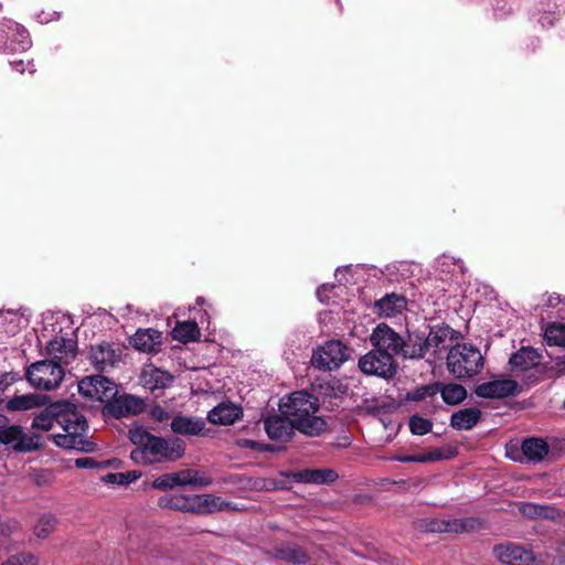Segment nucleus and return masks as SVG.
I'll return each instance as SVG.
<instances>
[{
    "instance_id": "nucleus-1",
    "label": "nucleus",
    "mask_w": 565,
    "mask_h": 565,
    "mask_svg": "<svg viewBox=\"0 0 565 565\" xmlns=\"http://www.w3.org/2000/svg\"><path fill=\"white\" fill-rule=\"evenodd\" d=\"M128 436L135 446L130 451V459L136 465L150 466L174 462L185 454V443L179 437L156 436L143 427L129 429Z\"/></svg>"
},
{
    "instance_id": "nucleus-2",
    "label": "nucleus",
    "mask_w": 565,
    "mask_h": 565,
    "mask_svg": "<svg viewBox=\"0 0 565 565\" xmlns=\"http://www.w3.org/2000/svg\"><path fill=\"white\" fill-rule=\"evenodd\" d=\"M279 409L306 436L317 437L327 430V422L317 415L318 398L305 391L290 394L286 402L279 404Z\"/></svg>"
},
{
    "instance_id": "nucleus-3",
    "label": "nucleus",
    "mask_w": 565,
    "mask_h": 565,
    "mask_svg": "<svg viewBox=\"0 0 565 565\" xmlns=\"http://www.w3.org/2000/svg\"><path fill=\"white\" fill-rule=\"evenodd\" d=\"M68 406L60 419L64 433L53 436L55 445L65 449L93 452L96 449V444L88 439V425L85 416L77 412L74 404L68 402Z\"/></svg>"
},
{
    "instance_id": "nucleus-4",
    "label": "nucleus",
    "mask_w": 565,
    "mask_h": 565,
    "mask_svg": "<svg viewBox=\"0 0 565 565\" xmlns=\"http://www.w3.org/2000/svg\"><path fill=\"white\" fill-rule=\"evenodd\" d=\"M446 364L454 377L465 380L473 377L482 371L484 359L478 348L467 343H457L449 350Z\"/></svg>"
},
{
    "instance_id": "nucleus-5",
    "label": "nucleus",
    "mask_w": 565,
    "mask_h": 565,
    "mask_svg": "<svg viewBox=\"0 0 565 565\" xmlns=\"http://www.w3.org/2000/svg\"><path fill=\"white\" fill-rule=\"evenodd\" d=\"M0 443L17 454L34 452L43 449L46 444L42 434L25 430L21 425H7V422L0 426Z\"/></svg>"
},
{
    "instance_id": "nucleus-6",
    "label": "nucleus",
    "mask_w": 565,
    "mask_h": 565,
    "mask_svg": "<svg viewBox=\"0 0 565 565\" xmlns=\"http://www.w3.org/2000/svg\"><path fill=\"white\" fill-rule=\"evenodd\" d=\"M25 376L33 387L51 391L60 386L65 371L64 366L54 360H41L26 369Z\"/></svg>"
},
{
    "instance_id": "nucleus-7",
    "label": "nucleus",
    "mask_w": 565,
    "mask_h": 565,
    "mask_svg": "<svg viewBox=\"0 0 565 565\" xmlns=\"http://www.w3.org/2000/svg\"><path fill=\"white\" fill-rule=\"evenodd\" d=\"M358 367L365 375L391 380L397 374L398 364L392 358V353H384L373 348L360 356Z\"/></svg>"
},
{
    "instance_id": "nucleus-8",
    "label": "nucleus",
    "mask_w": 565,
    "mask_h": 565,
    "mask_svg": "<svg viewBox=\"0 0 565 565\" xmlns=\"http://www.w3.org/2000/svg\"><path fill=\"white\" fill-rule=\"evenodd\" d=\"M349 358L350 349L343 342L330 340L313 352L311 363L317 369L332 371L340 367Z\"/></svg>"
},
{
    "instance_id": "nucleus-9",
    "label": "nucleus",
    "mask_w": 565,
    "mask_h": 565,
    "mask_svg": "<svg viewBox=\"0 0 565 565\" xmlns=\"http://www.w3.org/2000/svg\"><path fill=\"white\" fill-rule=\"evenodd\" d=\"M78 392L86 397L103 403H109L117 395V385L103 375H92L78 382Z\"/></svg>"
},
{
    "instance_id": "nucleus-10",
    "label": "nucleus",
    "mask_w": 565,
    "mask_h": 565,
    "mask_svg": "<svg viewBox=\"0 0 565 565\" xmlns=\"http://www.w3.org/2000/svg\"><path fill=\"white\" fill-rule=\"evenodd\" d=\"M370 343L384 353H392V358L401 356L403 337L388 324L380 323L373 329Z\"/></svg>"
},
{
    "instance_id": "nucleus-11",
    "label": "nucleus",
    "mask_w": 565,
    "mask_h": 565,
    "mask_svg": "<svg viewBox=\"0 0 565 565\" xmlns=\"http://www.w3.org/2000/svg\"><path fill=\"white\" fill-rule=\"evenodd\" d=\"M146 408V403L142 398L130 394H124L104 406V414L110 415L114 418H122L127 416H136L141 414Z\"/></svg>"
},
{
    "instance_id": "nucleus-12",
    "label": "nucleus",
    "mask_w": 565,
    "mask_h": 565,
    "mask_svg": "<svg viewBox=\"0 0 565 565\" xmlns=\"http://www.w3.org/2000/svg\"><path fill=\"white\" fill-rule=\"evenodd\" d=\"M492 552L499 562L508 565H534L536 561L531 551L511 542L494 545Z\"/></svg>"
},
{
    "instance_id": "nucleus-13",
    "label": "nucleus",
    "mask_w": 565,
    "mask_h": 565,
    "mask_svg": "<svg viewBox=\"0 0 565 565\" xmlns=\"http://www.w3.org/2000/svg\"><path fill=\"white\" fill-rule=\"evenodd\" d=\"M121 349L115 343L102 342L90 348V362L97 371L105 372L114 367L121 358Z\"/></svg>"
},
{
    "instance_id": "nucleus-14",
    "label": "nucleus",
    "mask_w": 565,
    "mask_h": 565,
    "mask_svg": "<svg viewBox=\"0 0 565 565\" xmlns=\"http://www.w3.org/2000/svg\"><path fill=\"white\" fill-rule=\"evenodd\" d=\"M519 383L512 379L499 377L476 386L475 394L482 398H504L518 393Z\"/></svg>"
},
{
    "instance_id": "nucleus-15",
    "label": "nucleus",
    "mask_w": 565,
    "mask_h": 565,
    "mask_svg": "<svg viewBox=\"0 0 565 565\" xmlns=\"http://www.w3.org/2000/svg\"><path fill=\"white\" fill-rule=\"evenodd\" d=\"M460 332L454 330L447 324H437L430 327L429 333L425 335L427 352L429 349L434 350V356L447 348L448 342L457 341L460 338Z\"/></svg>"
},
{
    "instance_id": "nucleus-16",
    "label": "nucleus",
    "mask_w": 565,
    "mask_h": 565,
    "mask_svg": "<svg viewBox=\"0 0 565 565\" xmlns=\"http://www.w3.org/2000/svg\"><path fill=\"white\" fill-rule=\"evenodd\" d=\"M70 407L68 402H56L51 404L45 409H42L38 414H35L32 424L31 429L34 430H42V431H50L54 423L60 424V419L63 416V413L65 412V408Z\"/></svg>"
},
{
    "instance_id": "nucleus-17",
    "label": "nucleus",
    "mask_w": 565,
    "mask_h": 565,
    "mask_svg": "<svg viewBox=\"0 0 565 565\" xmlns=\"http://www.w3.org/2000/svg\"><path fill=\"white\" fill-rule=\"evenodd\" d=\"M264 428L271 440L288 441L295 435L296 427L285 415H273L264 420Z\"/></svg>"
},
{
    "instance_id": "nucleus-18",
    "label": "nucleus",
    "mask_w": 565,
    "mask_h": 565,
    "mask_svg": "<svg viewBox=\"0 0 565 565\" xmlns=\"http://www.w3.org/2000/svg\"><path fill=\"white\" fill-rule=\"evenodd\" d=\"M49 360H54L61 365L68 364L76 354V343L72 339L54 338L46 345Z\"/></svg>"
},
{
    "instance_id": "nucleus-19",
    "label": "nucleus",
    "mask_w": 565,
    "mask_h": 565,
    "mask_svg": "<svg viewBox=\"0 0 565 565\" xmlns=\"http://www.w3.org/2000/svg\"><path fill=\"white\" fill-rule=\"evenodd\" d=\"M171 430L174 434L183 436H203L205 435L206 423L204 418L177 415L172 418L170 424Z\"/></svg>"
},
{
    "instance_id": "nucleus-20",
    "label": "nucleus",
    "mask_w": 565,
    "mask_h": 565,
    "mask_svg": "<svg viewBox=\"0 0 565 565\" xmlns=\"http://www.w3.org/2000/svg\"><path fill=\"white\" fill-rule=\"evenodd\" d=\"M270 554L277 559L296 565H306L311 562V556L306 550L289 542L276 545L271 550Z\"/></svg>"
},
{
    "instance_id": "nucleus-21",
    "label": "nucleus",
    "mask_w": 565,
    "mask_h": 565,
    "mask_svg": "<svg viewBox=\"0 0 565 565\" xmlns=\"http://www.w3.org/2000/svg\"><path fill=\"white\" fill-rule=\"evenodd\" d=\"M243 416L241 406L232 402H223L213 407L207 414V420L216 425H232Z\"/></svg>"
},
{
    "instance_id": "nucleus-22",
    "label": "nucleus",
    "mask_w": 565,
    "mask_h": 565,
    "mask_svg": "<svg viewBox=\"0 0 565 565\" xmlns=\"http://www.w3.org/2000/svg\"><path fill=\"white\" fill-rule=\"evenodd\" d=\"M427 353L425 334L419 332H409L403 338L401 358L404 360H420Z\"/></svg>"
},
{
    "instance_id": "nucleus-23",
    "label": "nucleus",
    "mask_w": 565,
    "mask_h": 565,
    "mask_svg": "<svg viewBox=\"0 0 565 565\" xmlns=\"http://www.w3.org/2000/svg\"><path fill=\"white\" fill-rule=\"evenodd\" d=\"M407 299L399 294H386L374 303L375 310L381 317H395L406 308Z\"/></svg>"
},
{
    "instance_id": "nucleus-24",
    "label": "nucleus",
    "mask_w": 565,
    "mask_h": 565,
    "mask_svg": "<svg viewBox=\"0 0 565 565\" xmlns=\"http://www.w3.org/2000/svg\"><path fill=\"white\" fill-rule=\"evenodd\" d=\"M162 333L156 329H139L131 338V344L142 352H157L161 345Z\"/></svg>"
},
{
    "instance_id": "nucleus-25",
    "label": "nucleus",
    "mask_w": 565,
    "mask_h": 565,
    "mask_svg": "<svg viewBox=\"0 0 565 565\" xmlns=\"http://www.w3.org/2000/svg\"><path fill=\"white\" fill-rule=\"evenodd\" d=\"M541 354L532 348H522L513 353L509 360L512 369L527 371L541 363Z\"/></svg>"
},
{
    "instance_id": "nucleus-26",
    "label": "nucleus",
    "mask_w": 565,
    "mask_h": 565,
    "mask_svg": "<svg viewBox=\"0 0 565 565\" xmlns=\"http://www.w3.org/2000/svg\"><path fill=\"white\" fill-rule=\"evenodd\" d=\"M523 455L531 462L547 461L548 443L542 438H526L521 446Z\"/></svg>"
},
{
    "instance_id": "nucleus-27",
    "label": "nucleus",
    "mask_w": 565,
    "mask_h": 565,
    "mask_svg": "<svg viewBox=\"0 0 565 565\" xmlns=\"http://www.w3.org/2000/svg\"><path fill=\"white\" fill-rule=\"evenodd\" d=\"M480 418L481 411L479 408H463L451 415L450 426L457 430H469L478 424Z\"/></svg>"
},
{
    "instance_id": "nucleus-28",
    "label": "nucleus",
    "mask_w": 565,
    "mask_h": 565,
    "mask_svg": "<svg viewBox=\"0 0 565 565\" xmlns=\"http://www.w3.org/2000/svg\"><path fill=\"white\" fill-rule=\"evenodd\" d=\"M194 500V494H166L159 498L158 505L161 509H171L175 511L193 513V510H195L193 507Z\"/></svg>"
},
{
    "instance_id": "nucleus-29",
    "label": "nucleus",
    "mask_w": 565,
    "mask_h": 565,
    "mask_svg": "<svg viewBox=\"0 0 565 565\" xmlns=\"http://www.w3.org/2000/svg\"><path fill=\"white\" fill-rule=\"evenodd\" d=\"M45 402V397H42L35 393H29L24 395H14L11 397L6 407L12 412H23L42 406Z\"/></svg>"
},
{
    "instance_id": "nucleus-30",
    "label": "nucleus",
    "mask_w": 565,
    "mask_h": 565,
    "mask_svg": "<svg viewBox=\"0 0 565 565\" xmlns=\"http://www.w3.org/2000/svg\"><path fill=\"white\" fill-rule=\"evenodd\" d=\"M193 513L207 514L224 510L228 503L224 502L220 497L213 494H194Z\"/></svg>"
},
{
    "instance_id": "nucleus-31",
    "label": "nucleus",
    "mask_w": 565,
    "mask_h": 565,
    "mask_svg": "<svg viewBox=\"0 0 565 565\" xmlns=\"http://www.w3.org/2000/svg\"><path fill=\"white\" fill-rule=\"evenodd\" d=\"M145 386L151 391L169 386L173 382V377L166 371L160 369H150L142 374Z\"/></svg>"
},
{
    "instance_id": "nucleus-32",
    "label": "nucleus",
    "mask_w": 565,
    "mask_h": 565,
    "mask_svg": "<svg viewBox=\"0 0 565 565\" xmlns=\"http://www.w3.org/2000/svg\"><path fill=\"white\" fill-rule=\"evenodd\" d=\"M338 473L333 469H306L300 472V480L307 483L324 484L334 482Z\"/></svg>"
},
{
    "instance_id": "nucleus-33",
    "label": "nucleus",
    "mask_w": 565,
    "mask_h": 565,
    "mask_svg": "<svg viewBox=\"0 0 565 565\" xmlns=\"http://www.w3.org/2000/svg\"><path fill=\"white\" fill-rule=\"evenodd\" d=\"M439 388L443 401L448 405H457L467 397L466 388L457 383L444 384L439 382Z\"/></svg>"
},
{
    "instance_id": "nucleus-34",
    "label": "nucleus",
    "mask_w": 565,
    "mask_h": 565,
    "mask_svg": "<svg viewBox=\"0 0 565 565\" xmlns=\"http://www.w3.org/2000/svg\"><path fill=\"white\" fill-rule=\"evenodd\" d=\"M173 338L183 343L194 341L200 334L198 323L194 321L177 322L172 330Z\"/></svg>"
},
{
    "instance_id": "nucleus-35",
    "label": "nucleus",
    "mask_w": 565,
    "mask_h": 565,
    "mask_svg": "<svg viewBox=\"0 0 565 565\" xmlns=\"http://www.w3.org/2000/svg\"><path fill=\"white\" fill-rule=\"evenodd\" d=\"M439 382H433L426 385L416 386L408 391L405 395V399L408 402H420L427 398H434L439 394Z\"/></svg>"
},
{
    "instance_id": "nucleus-36",
    "label": "nucleus",
    "mask_w": 565,
    "mask_h": 565,
    "mask_svg": "<svg viewBox=\"0 0 565 565\" xmlns=\"http://www.w3.org/2000/svg\"><path fill=\"white\" fill-rule=\"evenodd\" d=\"M142 473L138 470L127 472H110L102 477V481L107 484L128 486L137 481Z\"/></svg>"
},
{
    "instance_id": "nucleus-37",
    "label": "nucleus",
    "mask_w": 565,
    "mask_h": 565,
    "mask_svg": "<svg viewBox=\"0 0 565 565\" xmlns=\"http://www.w3.org/2000/svg\"><path fill=\"white\" fill-rule=\"evenodd\" d=\"M450 533H468L483 527L480 519L471 516L450 520Z\"/></svg>"
},
{
    "instance_id": "nucleus-38",
    "label": "nucleus",
    "mask_w": 565,
    "mask_h": 565,
    "mask_svg": "<svg viewBox=\"0 0 565 565\" xmlns=\"http://www.w3.org/2000/svg\"><path fill=\"white\" fill-rule=\"evenodd\" d=\"M56 524V518L51 513H45L34 525V534L40 539H46L55 530Z\"/></svg>"
},
{
    "instance_id": "nucleus-39",
    "label": "nucleus",
    "mask_w": 565,
    "mask_h": 565,
    "mask_svg": "<svg viewBox=\"0 0 565 565\" xmlns=\"http://www.w3.org/2000/svg\"><path fill=\"white\" fill-rule=\"evenodd\" d=\"M408 426L413 435L423 436L431 430L433 423L427 418L420 417L418 415H413L409 418Z\"/></svg>"
},
{
    "instance_id": "nucleus-40",
    "label": "nucleus",
    "mask_w": 565,
    "mask_h": 565,
    "mask_svg": "<svg viewBox=\"0 0 565 565\" xmlns=\"http://www.w3.org/2000/svg\"><path fill=\"white\" fill-rule=\"evenodd\" d=\"M545 338L548 343H554L556 345L565 344V326H550L545 330Z\"/></svg>"
},
{
    "instance_id": "nucleus-41",
    "label": "nucleus",
    "mask_w": 565,
    "mask_h": 565,
    "mask_svg": "<svg viewBox=\"0 0 565 565\" xmlns=\"http://www.w3.org/2000/svg\"><path fill=\"white\" fill-rule=\"evenodd\" d=\"M450 520L429 519L424 521V529L431 533H450Z\"/></svg>"
},
{
    "instance_id": "nucleus-42",
    "label": "nucleus",
    "mask_w": 565,
    "mask_h": 565,
    "mask_svg": "<svg viewBox=\"0 0 565 565\" xmlns=\"http://www.w3.org/2000/svg\"><path fill=\"white\" fill-rule=\"evenodd\" d=\"M178 487L174 472L159 476L152 481V488L161 491Z\"/></svg>"
},
{
    "instance_id": "nucleus-43",
    "label": "nucleus",
    "mask_w": 565,
    "mask_h": 565,
    "mask_svg": "<svg viewBox=\"0 0 565 565\" xmlns=\"http://www.w3.org/2000/svg\"><path fill=\"white\" fill-rule=\"evenodd\" d=\"M0 565H38L36 558L31 554L19 553L10 556Z\"/></svg>"
},
{
    "instance_id": "nucleus-44",
    "label": "nucleus",
    "mask_w": 565,
    "mask_h": 565,
    "mask_svg": "<svg viewBox=\"0 0 565 565\" xmlns=\"http://www.w3.org/2000/svg\"><path fill=\"white\" fill-rule=\"evenodd\" d=\"M540 518L552 521H563L565 520V511L553 505H541Z\"/></svg>"
},
{
    "instance_id": "nucleus-45",
    "label": "nucleus",
    "mask_w": 565,
    "mask_h": 565,
    "mask_svg": "<svg viewBox=\"0 0 565 565\" xmlns=\"http://www.w3.org/2000/svg\"><path fill=\"white\" fill-rule=\"evenodd\" d=\"M110 463V460L96 461L89 457L77 458L75 460V467L79 469L107 468Z\"/></svg>"
},
{
    "instance_id": "nucleus-46",
    "label": "nucleus",
    "mask_w": 565,
    "mask_h": 565,
    "mask_svg": "<svg viewBox=\"0 0 565 565\" xmlns=\"http://www.w3.org/2000/svg\"><path fill=\"white\" fill-rule=\"evenodd\" d=\"M565 454V441L553 440L548 444L547 462L557 461Z\"/></svg>"
},
{
    "instance_id": "nucleus-47",
    "label": "nucleus",
    "mask_w": 565,
    "mask_h": 565,
    "mask_svg": "<svg viewBox=\"0 0 565 565\" xmlns=\"http://www.w3.org/2000/svg\"><path fill=\"white\" fill-rule=\"evenodd\" d=\"M456 455V451L450 449L447 452L441 451L440 449H434L425 455H420L422 462H430L438 461L443 459H450Z\"/></svg>"
},
{
    "instance_id": "nucleus-48",
    "label": "nucleus",
    "mask_w": 565,
    "mask_h": 565,
    "mask_svg": "<svg viewBox=\"0 0 565 565\" xmlns=\"http://www.w3.org/2000/svg\"><path fill=\"white\" fill-rule=\"evenodd\" d=\"M213 480L205 472L200 470L192 469L191 473V487L193 488H204L212 484Z\"/></svg>"
},
{
    "instance_id": "nucleus-49",
    "label": "nucleus",
    "mask_w": 565,
    "mask_h": 565,
    "mask_svg": "<svg viewBox=\"0 0 565 565\" xmlns=\"http://www.w3.org/2000/svg\"><path fill=\"white\" fill-rule=\"evenodd\" d=\"M541 505L542 504H537V503H533V502H523L520 504L519 511L524 516H527L530 519H536V518H540Z\"/></svg>"
},
{
    "instance_id": "nucleus-50",
    "label": "nucleus",
    "mask_w": 565,
    "mask_h": 565,
    "mask_svg": "<svg viewBox=\"0 0 565 565\" xmlns=\"http://www.w3.org/2000/svg\"><path fill=\"white\" fill-rule=\"evenodd\" d=\"M192 469H183L174 472L178 487L191 486Z\"/></svg>"
},
{
    "instance_id": "nucleus-51",
    "label": "nucleus",
    "mask_w": 565,
    "mask_h": 565,
    "mask_svg": "<svg viewBox=\"0 0 565 565\" xmlns=\"http://www.w3.org/2000/svg\"><path fill=\"white\" fill-rule=\"evenodd\" d=\"M150 416L159 423H162L169 418V413L161 406H153L150 411Z\"/></svg>"
},
{
    "instance_id": "nucleus-52",
    "label": "nucleus",
    "mask_w": 565,
    "mask_h": 565,
    "mask_svg": "<svg viewBox=\"0 0 565 565\" xmlns=\"http://www.w3.org/2000/svg\"><path fill=\"white\" fill-rule=\"evenodd\" d=\"M553 563L554 565H565V540L557 545Z\"/></svg>"
},
{
    "instance_id": "nucleus-53",
    "label": "nucleus",
    "mask_w": 565,
    "mask_h": 565,
    "mask_svg": "<svg viewBox=\"0 0 565 565\" xmlns=\"http://www.w3.org/2000/svg\"><path fill=\"white\" fill-rule=\"evenodd\" d=\"M18 380V375L14 373H2L0 374V390H6L9 385Z\"/></svg>"
},
{
    "instance_id": "nucleus-54",
    "label": "nucleus",
    "mask_w": 565,
    "mask_h": 565,
    "mask_svg": "<svg viewBox=\"0 0 565 565\" xmlns=\"http://www.w3.org/2000/svg\"><path fill=\"white\" fill-rule=\"evenodd\" d=\"M241 445L244 446V447L254 449V450H271V446H269V445H262V444H259V443H257L255 440H250V439L243 440Z\"/></svg>"
},
{
    "instance_id": "nucleus-55",
    "label": "nucleus",
    "mask_w": 565,
    "mask_h": 565,
    "mask_svg": "<svg viewBox=\"0 0 565 565\" xmlns=\"http://www.w3.org/2000/svg\"><path fill=\"white\" fill-rule=\"evenodd\" d=\"M396 461L399 462H422L420 455L418 456H397L395 457Z\"/></svg>"
},
{
    "instance_id": "nucleus-56",
    "label": "nucleus",
    "mask_w": 565,
    "mask_h": 565,
    "mask_svg": "<svg viewBox=\"0 0 565 565\" xmlns=\"http://www.w3.org/2000/svg\"><path fill=\"white\" fill-rule=\"evenodd\" d=\"M20 35H21L20 49L21 50H26L30 46V44H31V42L29 40V35H28L25 30H22Z\"/></svg>"
},
{
    "instance_id": "nucleus-57",
    "label": "nucleus",
    "mask_w": 565,
    "mask_h": 565,
    "mask_svg": "<svg viewBox=\"0 0 565 565\" xmlns=\"http://www.w3.org/2000/svg\"><path fill=\"white\" fill-rule=\"evenodd\" d=\"M13 70L17 72L23 73L24 72V62L23 60H14L10 62Z\"/></svg>"
},
{
    "instance_id": "nucleus-58",
    "label": "nucleus",
    "mask_w": 565,
    "mask_h": 565,
    "mask_svg": "<svg viewBox=\"0 0 565 565\" xmlns=\"http://www.w3.org/2000/svg\"><path fill=\"white\" fill-rule=\"evenodd\" d=\"M311 556V559L315 558L317 561H320L324 557H327V553L323 551V550H317V551H312V555Z\"/></svg>"
},
{
    "instance_id": "nucleus-59",
    "label": "nucleus",
    "mask_w": 565,
    "mask_h": 565,
    "mask_svg": "<svg viewBox=\"0 0 565 565\" xmlns=\"http://www.w3.org/2000/svg\"><path fill=\"white\" fill-rule=\"evenodd\" d=\"M559 297L558 296H550L548 297V300H547V306L550 307H554L556 306L558 302H559Z\"/></svg>"
},
{
    "instance_id": "nucleus-60",
    "label": "nucleus",
    "mask_w": 565,
    "mask_h": 565,
    "mask_svg": "<svg viewBox=\"0 0 565 565\" xmlns=\"http://www.w3.org/2000/svg\"><path fill=\"white\" fill-rule=\"evenodd\" d=\"M4 422H8V418H7L4 415L0 414V426H1Z\"/></svg>"
},
{
    "instance_id": "nucleus-61",
    "label": "nucleus",
    "mask_w": 565,
    "mask_h": 565,
    "mask_svg": "<svg viewBox=\"0 0 565 565\" xmlns=\"http://www.w3.org/2000/svg\"><path fill=\"white\" fill-rule=\"evenodd\" d=\"M204 301H205V300H204V298H203V297H198V298H196V303H198V305H200V306H201V305H203V303H204Z\"/></svg>"
},
{
    "instance_id": "nucleus-62",
    "label": "nucleus",
    "mask_w": 565,
    "mask_h": 565,
    "mask_svg": "<svg viewBox=\"0 0 565 565\" xmlns=\"http://www.w3.org/2000/svg\"><path fill=\"white\" fill-rule=\"evenodd\" d=\"M2 12V4L0 3V13Z\"/></svg>"
},
{
    "instance_id": "nucleus-63",
    "label": "nucleus",
    "mask_w": 565,
    "mask_h": 565,
    "mask_svg": "<svg viewBox=\"0 0 565 565\" xmlns=\"http://www.w3.org/2000/svg\"><path fill=\"white\" fill-rule=\"evenodd\" d=\"M564 408H565V401H564Z\"/></svg>"
}]
</instances>
